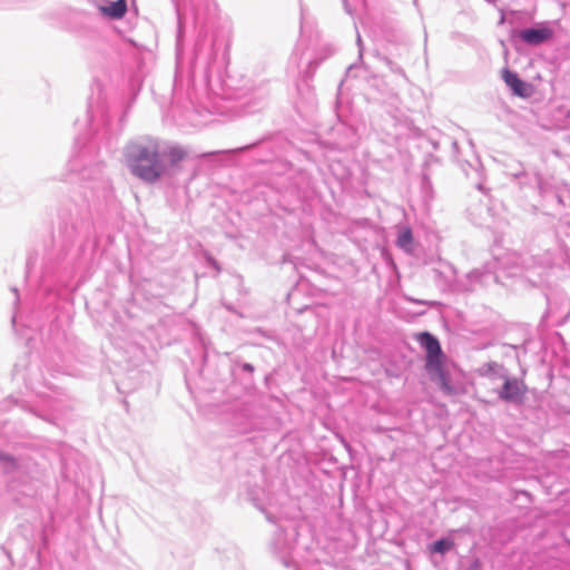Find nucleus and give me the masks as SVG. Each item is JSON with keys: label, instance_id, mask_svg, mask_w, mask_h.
I'll return each instance as SVG.
<instances>
[{"label": "nucleus", "instance_id": "8", "mask_svg": "<svg viewBox=\"0 0 570 570\" xmlns=\"http://www.w3.org/2000/svg\"><path fill=\"white\" fill-rule=\"evenodd\" d=\"M454 547L452 539H441L429 547L430 552L444 554Z\"/></svg>", "mask_w": 570, "mask_h": 570}, {"label": "nucleus", "instance_id": "6", "mask_svg": "<svg viewBox=\"0 0 570 570\" xmlns=\"http://www.w3.org/2000/svg\"><path fill=\"white\" fill-rule=\"evenodd\" d=\"M552 36V31L548 28H540V29H525L521 31L520 37L522 40L530 45H539L548 39H550Z\"/></svg>", "mask_w": 570, "mask_h": 570}, {"label": "nucleus", "instance_id": "7", "mask_svg": "<svg viewBox=\"0 0 570 570\" xmlns=\"http://www.w3.org/2000/svg\"><path fill=\"white\" fill-rule=\"evenodd\" d=\"M187 157V151L180 146H171L164 153V159L170 167H176Z\"/></svg>", "mask_w": 570, "mask_h": 570}, {"label": "nucleus", "instance_id": "3", "mask_svg": "<svg viewBox=\"0 0 570 570\" xmlns=\"http://www.w3.org/2000/svg\"><path fill=\"white\" fill-rule=\"evenodd\" d=\"M528 387L522 380L517 377H504L503 385L499 391V397L507 402L522 403Z\"/></svg>", "mask_w": 570, "mask_h": 570}, {"label": "nucleus", "instance_id": "1", "mask_svg": "<svg viewBox=\"0 0 570 570\" xmlns=\"http://www.w3.org/2000/svg\"><path fill=\"white\" fill-rule=\"evenodd\" d=\"M126 163L136 177L147 183L158 180L166 173L159 144L154 139L130 144L126 151Z\"/></svg>", "mask_w": 570, "mask_h": 570}, {"label": "nucleus", "instance_id": "9", "mask_svg": "<svg viewBox=\"0 0 570 570\" xmlns=\"http://www.w3.org/2000/svg\"><path fill=\"white\" fill-rule=\"evenodd\" d=\"M412 243H413V236H412L411 228H409V227L403 228L399 234L397 245L401 248L409 252V250H411Z\"/></svg>", "mask_w": 570, "mask_h": 570}, {"label": "nucleus", "instance_id": "5", "mask_svg": "<svg viewBox=\"0 0 570 570\" xmlns=\"http://www.w3.org/2000/svg\"><path fill=\"white\" fill-rule=\"evenodd\" d=\"M100 11L114 19H120L127 11L126 0H95Z\"/></svg>", "mask_w": 570, "mask_h": 570}, {"label": "nucleus", "instance_id": "2", "mask_svg": "<svg viewBox=\"0 0 570 570\" xmlns=\"http://www.w3.org/2000/svg\"><path fill=\"white\" fill-rule=\"evenodd\" d=\"M417 341L426 351L425 368L432 381L436 382L448 395L455 394V389L450 383V377L443 368V353L439 341L428 332L420 333Z\"/></svg>", "mask_w": 570, "mask_h": 570}, {"label": "nucleus", "instance_id": "4", "mask_svg": "<svg viewBox=\"0 0 570 570\" xmlns=\"http://www.w3.org/2000/svg\"><path fill=\"white\" fill-rule=\"evenodd\" d=\"M502 78L507 86L511 88L514 95L522 98L530 97L532 92L531 86L521 80L515 72L510 71L509 69H504L502 71Z\"/></svg>", "mask_w": 570, "mask_h": 570}]
</instances>
